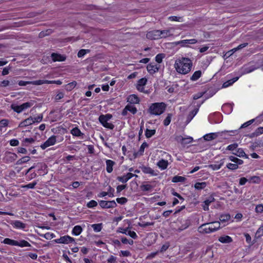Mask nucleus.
Here are the masks:
<instances>
[{"label": "nucleus", "instance_id": "obj_1", "mask_svg": "<svg viewBox=\"0 0 263 263\" xmlns=\"http://www.w3.org/2000/svg\"><path fill=\"white\" fill-rule=\"evenodd\" d=\"M174 66L178 73L185 74L191 71L192 62L189 58H182L176 60Z\"/></svg>", "mask_w": 263, "mask_h": 263}, {"label": "nucleus", "instance_id": "obj_2", "mask_svg": "<svg viewBox=\"0 0 263 263\" xmlns=\"http://www.w3.org/2000/svg\"><path fill=\"white\" fill-rule=\"evenodd\" d=\"M166 105L164 103H154L150 106L148 111L151 115H160L165 110Z\"/></svg>", "mask_w": 263, "mask_h": 263}, {"label": "nucleus", "instance_id": "obj_3", "mask_svg": "<svg viewBox=\"0 0 263 263\" xmlns=\"http://www.w3.org/2000/svg\"><path fill=\"white\" fill-rule=\"evenodd\" d=\"M33 105V102H26L25 103L22 104L21 105H17L15 104H11V108L12 109H13L14 111L16 112L17 113H20L22 111H23L24 110L28 108H30Z\"/></svg>", "mask_w": 263, "mask_h": 263}, {"label": "nucleus", "instance_id": "obj_4", "mask_svg": "<svg viewBox=\"0 0 263 263\" xmlns=\"http://www.w3.org/2000/svg\"><path fill=\"white\" fill-rule=\"evenodd\" d=\"M55 242L59 243H69L74 242V239L69 236L65 235L61 237L60 238L55 240Z\"/></svg>", "mask_w": 263, "mask_h": 263}, {"label": "nucleus", "instance_id": "obj_5", "mask_svg": "<svg viewBox=\"0 0 263 263\" xmlns=\"http://www.w3.org/2000/svg\"><path fill=\"white\" fill-rule=\"evenodd\" d=\"M100 205L102 208H112L117 206L116 202L114 201H104L101 200L99 202Z\"/></svg>", "mask_w": 263, "mask_h": 263}, {"label": "nucleus", "instance_id": "obj_6", "mask_svg": "<svg viewBox=\"0 0 263 263\" xmlns=\"http://www.w3.org/2000/svg\"><path fill=\"white\" fill-rule=\"evenodd\" d=\"M55 142L56 137L54 136H51L48 138V140H46L44 144H42L41 147L43 149H44L50 146L54 145Z\"/></svg>", "mask_w": 263, "mask_h": 263}, {"label": "nucleus", "instance_id": "obj_7", "mask_svg": "<svg viewBox=\"0 0 263 263\" xmlns=\"http://www.w3.org/2000/svg\"><path fill=\"white\" fill-rule=\"evenodd\" d=\"M159 30L149 31L146 34V37L150 40H158L160 39Z\"/></svg>", "mask_w": 263, "mask_h": 263}, {"label": "nucleus", "instance_id": "obj_8", "mask_svg": "<svg viewBox=\"0 0 263 263\" xmlns=\"http://www.w3.org/2000/svg\"><path fill=\"white\" fill-rule=\"evenodd\" d=\"M210 226V224L209 223L203 224L198 228V231L202 233H212V232Z\"/></svg>", "mask_w": 263, "mask_h": 263}, {"label": "nucleus", "instance_id": "obj_9", "mask_svg": "<svg viewBox=\"0 0 263 263\" xmlns=\"http://www.w3.org/2000/svg\"><path fill=\"white\" fill-rule=\"evenodd\" d=\"M51 57L53 62H62L66 60V57L65 55L56 53H52Z\"/></svg>", "mask_w": 263, "mask_h": 263}, {"label": "nucleus", "instance_id": "obj_10", "mask_svg": "<svg viewBox=\"0 0 263 263\" xmlns=\"http://www.w3.org/2000/svg\"><path fill=\"white\" fill-rule=\"evenodd\" d=\"M215 198L212 196H209L203 203L202 205V208L204 211L209 210V206L212 203L215 201Z\"/></svg>", "mask_w": 263, "mask_h": 263}, {"label": "nucleus", "instance_id": "obj_11", "mask_svg": "<svg viewBox=\"0 0 263 263\" xmlns=\"http://www.w3.org/2000/svg\"><path fill=\"white\" fill-rule=\"evenodd\" d=\"M134 174L131 173H128L125 176L118 177L117 179L122 183H125L133 177H134Z\"/></svg>", "mask_w": 263, "mask_h": 263}, {"label": "nucleus", "instance_id": "obj_12", "mask_svg": "<svg viewBox=\"0 0 263 263\" xmlns=\"http://www.w3.org/2000/svg\"><path fill=\"white\" fill-rule=\"evenodd\" d=\"M112 118V115L110 114H106L105 115H102L99 118V120L100 123L103 125L106 122L108 121Z\"/></svg>", "mask_w": 263, "mask_h": 263}, {"label": "nucleus", "instance_id": "obj_13", "mask_svg": "<svg viewBox=\"0 0 263 263\" xmlns=\"http://www.w3.org/2000/svg\"><path fill=\"white\" fill-rule=\"evenodd\" d=\"M147 69L150 73L153 74L158 71L159 67L157 65L151 63L147 65Z\"/></svg>", "mask_w": 263, "mask_h": 263}, {"label": "nucleus", "instance_id": "obj_14", "mask_svg": "<svg viewBox=\"0 0 263 263\" xmlns=\"http://www.w3.org/2000/svg\"><path fill=\"white\" fill-rule=\"evenodd\" d=\"M33 123V118L30 117L23 121L21 122L19 124V127H26L27 126L31 125Z\"/></svg>", "mask_w": 263, "mask_h": 263}, {"label": "nucleus", "instance_id": "obj_15", "mask_svg": "<svg viewBox=\"0 0 263 263\" xmlns=\"http://www.w3.org/2000/svg\"><path fill=\"white\" fill-rule=\"evenodd\" d=\"M140 101L139 98L135 95H131L127 98V102L130 104H137Z\"/></svg>", "mask_w": 263, "mask_h": 263}, {"label": "nucleus", "instance_id": "obj_16", "mask_svg": "<svg viewBox=\"0 0 263 263\" xmlns=\"http://www.w3.org/2000/svg\"><path fill=\"white\" fill-rule=\"evenodd\" d=\"M168 163L167 160H165L164 159L160 160L157 163L158 166L162 170L166 169L168 166Z\"/></svg>", "mask_w": 263, "mask_h": 263}, {"label": "nucleus", "instance_id": "obj_17", "mask_svg": "<svg viewBox=\"0 0 263 263\" xmlns=\"http://www.w3.org/2000/svg\"><path fill=\"white\" fill-rule=\"evenodd\" d=\"M106 171L108 173H111L112 170V167L115 164V162L111 160H107L106 161Z\"/></svg>", "mask_w": 263, "mask_h": 263}, {"label": "nucleus", "instance_id": "obj_18", "mask_svg": "<svg viewBox=\"0 0 263 263\" xmlns=\"http://www.w3.org/2000/svg\"><path fill=\"white\" fill-rule=\"evenodd\" d=\"M141 170L142 172L145 174H149L153 176H156L157 175L156 173H155V172L153 170L149 167L143 166L141 167Z\"/></svg>", "mask_w": 263, "mask_h": 263}, {"label": "nucleus", "instance_id": "obj_19", "mask_svg": "<svg viewBox=\"0 0 263 263\" xmlns=\"http://www.w3.org/2000/svg\"><path fill=\"white\" fill-rule=\"evenodd\" d=\"M218 240L223 243H230L232 241V239L229 236H221L218 238Z\"/></svg>", "mask_w": 263, "mask_h": 263}, {"label": "nucleus", "instance_id": "obj_20", "mask_svg": "<svg viewBox=\"0 0 263 263\" xmlns=\"http://www.w3.org/2000/svg\"><path fill=\"white\" fill-rule=\"evenodd\" d=\"M218 136L217 133H210L206 134L203 136V138L205 141H211L216 139Z\"/></svg>", "mask_w": 263, "mask_h": 263}, {"label": "nucleus", "instance_id": "obj_21", "mask_svg": "<svg viewBox=\"0 0 263 263\" xmlns=\"http://www.w3.org/2000/svg\"><path fill=\"white\" fill-rule=\"evenodd\" d=\"M159 34L160 35V39L165 38L172 35L171 34L170 29L159 30Z\"/></svg>", "mask_w": 263, "mask_h": 263}, {"label": "nucleus", "instance_id": "obj_22", "mask_svg": "<svg viewBox=\"0 0 263 263\" xmlns=\"http://www.w3.org/2000/svg\"><path fill=\"white\" fill-rule=\"evenodd\" d=\"M233 154L239 157H245L246 158H248L247 155L242 148H238L236 152L233 153Z\"/></svg>", "mask_w": 263, "mask_h": 263}, {"label": "nucleus", "instance_id": "obj_23", "mask_svg": "<svg viewBox=\"0 0 263 263\" xmlns=\"http://www.w3.org/2000/svg\"><path fill=\"white\" fill-rule=\"evenodd\" d=\"M238 77L234 78L231 80H228V81L224 82L222 84V88H226L229 87V86L232 85L234 82H235L236 81L238 80Z\"/></svg>", "mask_w": 263, "mask_h": 263}, {"label": "nucleus", "instance_id": "obj_24", "mask_svg": "<svg viewBox=\"0 0 263 263\" xmlns=\"http://www.w3.org/2000/svg\"><path fill=\"white\" fill-rule=\"evenodd\" d=\"M3 243H4L5 244H7V245H9L11 246H16V245H18L17 241H16V240H14L13 239H11L10 238H6L4 240Z\"/></svg>", "mask_w": 263, "mask_h": 263}, {"label": "nucleus", "instance_id": "obj_25", "mask_svg": "<svg viewBox=\"0 0 263 263\" xmlns=\"http://www.w3.org/2000/svg\"><path fill=\"white\" fill-rule=\"evenodd\" d=\"M190 225V221L189 220H186L184 223H183L180 228H179L176 231L180 232L183 230L187 229Z\"/></svg>", "mask_w": 263, "mask_h": 263}, {"label": "nucleus", "instance_id": "obj_26", "mask_svg": "<svg viewBox=\"0 0 263 263\" xmlns=\"http://www.w3.org/2000/svg\"><path fill=\"white\" fill-rule=\"evenodd\" d=\"M153 187V186L148 183L143 184L140 186V189L143 191H151Z\"/></svg>", "mask_w": 263, "mask_h": 263}, {"label": "nucleus", "instance_id": "obj_27", "mask_svg": "<svg viewBox=\"0 0 263 263\" xmlns=\"http://www.w3.org/2000/svg\"><path fill=\"white\" fill-rule=\"evenodd\" d=\"M34 166H35V167H38L39 171H43L44 174L47 173V172H45V170L46 168V165L43 163H37L36 164H34Z\"/></svg>", "mask_w": 263, "mask_h": 263}, {"label": "nucleus", "instance_id": "obj_28", "mask_svg": "<svg viewBox=\"0 0 263 263\" xmlns=\"http://www.w3.org/2000/svg\"><path fill=\"white\" fill-rule=\"evenodd\" d=\"M82 231V228L80 226H75L72 230V234L75 235H79Z\"/></svg>", "mask_w": 263, "mask_h": 263}, {"label": "nucleus", "instance_id": "obj_29", "mask_svg": "<svg viewBox=\"0 0 263 263\" xmlns=\"http://www.w3.org/2000/svg\"><path fill=\"white\" fill-rule=\"evenodd\" d=\"M201 76V71L200 70H198L195 71L192 76L191 77V80L192 81H196L198 80Z\"/></svg>", "mask_w": 263, "mask_h": 263}, {"label": "nucleus", "instance_id": "obj_30", "mask_svg": "<svg viewBox=\"0 0 263 263\" xmlns=\"http://www.w3.org/2000/svg\"><path fill=\"white\" fill-rule=\"evenodd\" d=\"M30 158L29 156H25L21 159H20L18 160L16 163V164L17 165H21L24 163H26L28 162L30 160Z\"/></svg>", "mask_w": 263, "mask_h": 263}, {"label": "nucleus", "instance_id": "obj_31", "mask_svg": "<svg viewBox=\"0 0 263 263\" xmlns=\"http://www.w3.org/2000/svg\"><path fill=\"white\" fill-rule=\"evenodd\" d=\"M229 159L230 160L235 162L236 164H237L238 165H240L243 163V161L242 160L239 159H238L234 156H229Z\"/></svg>", "mask_w": 263, "mask_h": 263}, {"label": "nucleus", "instance_id": "obj_32", "mask_svg": "<svg viewBox=\"0 0 263 263\" xmlns=\"http://www.w3.org/2000/svg\"><path fill=\"white\" fill-rule=\"evenodd\" d=\"M206 186V183L205 182H197L195 184V188L197 190H201L204 189Z\"/></svg>", "mask_w": 263, "mask_h": 263}, {"label": "nucleus", "instance_id": "obj_33", "mask_svg": "<svg viewBox=\"0 0 263 263\" xmlns=\"http://www.w3.org/2000/svg\"><path fill=\"white\" fill-rule=\"evenodd\" d=\"M14 226L18 229H24L26 227V224L20 221H15L13 222Z\"/></svg>", "mask_w": 263, "mask_h": 263}, {"label": "nucleus", "instance_id": "obj_34", "mask_svg": "<svg viewBox=\"0 0 263 263\" xmlns=\"http://www.w3.org/2000/svg\"><path fill=\"white\" fill-rule=\"evenodd\" d=\"M231 216L229 214L221 215L219 218L221 222H224L229 221L230 219Z\"/></svg>", "mask_w": 263, "mask_h": 263}, {"label": "nucleus", "instance_id": "obj_35", "mask_svg": "<svg viewBox=\"0 0 263 263\" xmlns=\"http://www.w3.org/2000/svg\"><path fill=\"white\" fill-rule=\"evenodd\" d=\"M126 109H127L133 114H135L137 111V108L134 105H132L131 104H127L126 106Z\"/></svg>", "mask_w": 263, "mask_h": 263}, {"label": "nucleus", "instance_id": "obj_36", "mask_svg": "<svg viewBox=\"0 0 263 263\" xmlns=\"http://www.w3.org/2000/svg\"><path fill=\"white\" fill-rule=\"evenodd\" d=\"M156 133V130L155 129H146L145 131V136L147 138H149L154 135Z\"/></svg>", "mask_w": 263, "mask_h": 263}, {"label": "nucleus", "instance_id": "obj_37", "mask_svg": "<svg viewBox=\"0 0 263 263\" xmlns=\"http://www.w3.org/2000/svg\"><path fill=\"white\" fill-rule=\"evenodd\" d=\"M179 43H186V44H194L196 43H197V40L193 39L191 40H184L178 41Z\"/></svg>", "mask_w": 263, "mask_h": 263}, {"label": "nucleus", "instance_id": "obj_38", "mask_svg": "<svg viewBox=\"0 0 263 263\" xmlns=\"http://www.w3.org/2000/svg\"><path fill=\"white\" fill-rule=\"evenodd\" d=\"M249 181L254 183H259L260 182V178L258 176H254L250 178Z\"/></svg>", "mask_w": 263, "mask_h": 263}, {"label": "nucleus", "instance_id": "obj_39", "mask_svg": "<svg viewBox=\"0 0 263 263\" xmlns=\"http://www.w3.org/2000/svg\"><path fill=\"white\" fill-rule=\"evenodd\" d=\"M185 178L184 177L175 176L172 179V182H184Z\"/></svg>", "mask_w": 263, "mask_h": 263}, {"label": "nucleus", "instance_id": "obj_40", "mask_svg": "<svg viewBox=\"0 0 263 263\" xmlns=\"http://www.w3.org/2000/svg\"><path fill=\"white\" fill-rule=\"evenodd\" d=\"M71 134L73 136H77V137L81 136V135L82 134V133H81V131L80 130V129L78 128H77V127L73 128L71 130Z\"/></svg>", "mask_w": 263, "mask_h": 263}, {"label": "nucleus", "instance_id": "obj_41", "mask_svg": "<svg viewBox=\"0 0 263 263\" xmlns=\"http://www.w3.org/2000/svg\"><path fill=\"white\" fill-rule=\"evenodd\" d=\"M94 231L96 232H100L102 230V223L93 224L91 226Z\"/></svg>", "mask_w": 263, "mask_h": 263}, {"label": "nucleus", "instance_id": "obj_42", "mask_svg": "<svg viewBox=\"0 0 263 263\" xmlns=\"http://www.w3.org/2000/svg\"><path fill=\"white\" fill-rule=\"evenodd\" d=\"M18 245H16V246H19L21 247H30V243L25 240H22L20 242L18 241Z\"/></svg>", "mask_w": 263, "mask_h": 263}, {"label": "nucleus", "instance_id": "obj_43", "mask_svg": "<svg viewBox=\"0 0 263 263\" xmlns=\"http://www.w3.org/2000/svg\"><path fill=\"white\" fill-rule=\"evenodd\" d=\"M168 19L171 21L182 22V17L180 16H171L168 17Z\"/></svg>", "mask_w": 263, "mask_h": 263}, {"label": "nucleus", "instance_id": "obj_44", "mask_svg": "<svg viewBox=\"0 0 263 263\" xmlns=\"http://www.w3.org/2000/svg\"><path fill=\"white\" fill-rule=\"evenodd\" d=\"M36 184H37L36 181H33V182L28 184L27 185H22L21 187L22 188H27V189H33Z\"/></svg>", "mask_w": 263, "mask_h": 263}, {"label": "nucleus", "instance_id": "obj_45", "mask_svg": "<svg viewBox=\"0 0 263 263\" xmlns=\"http://www.w3.org/2000/svg\"><path fill=\"white\" fill-rule=\"evenodd\" d=\"M256 68L254 67V66L249 67H246L243 69V73H248L250 72H252L254 71Z\"/></svg>", "mask_w": 263, "mask_h": 263}, {"label": "nucleus", "instance_id": "obj_46", "mask_svg": "<svg viewBox=\"0 0 263 263\" xmlns=\"http://www.w3.org/2000/svg\"><path fill=\"white\" fill-rule=\"evenodd\" d=\"M146 82L147 79L146 78H142L138 81L137 86H144L146 85Z\"/></svg>", "mask_w": 263, "mask_h": 263}, {"label": "nucleus", "instance_id": "obj_47", "mask_svg": "<svg viewBox=\"0 0 263 263\" xmlns=\"http://www.w3.org/2000/svg\"><path fill=\"white\" fill-rule=\"evenodd\" d=\"M227 167L230 170H235L238 168V165L230 163L227 165Z\"/></svg>", "mask_w": 263, "mask_h": 263}, {"label": "nucleus", "instance_id": "obj_48", "mask_svg": "<svg viewBox=\"0 0 263 263\" xmlns=\"http://www.w3.org/2000/svg\"><path fill=\"white\" fill-rule=\"evenodd\" d=\"M248 45V43H245L241 44L239 45L238 46H237L236 48H233V49H232L231 51H232L233 52H234L238 50H240V49L246 47Z\"/></svg>", "mask_w": 263, "mask_h": 263}, {"label": "nucleus", "instance_id": "obj_49", "mask_svg": "<svg viewBox=\"0 0 263 263\" xmlns=\"http://www.w3.org/2000/svg\"><path fill=\"white\" fill-rule=\"evenodd\" d=\"M198 111V108L195 109L189 115L187 119H189V121H191L193 119V118L196 115Z\"/></svg>", "mask_w": 263, "mask_h": 263}, {"label": "nucleus", "instance_id": "obj_50", "mask_svg": "<svg viewBox=\"0 0 263 263\" xmlns=\"http://www.w3.org/2000/svg\"><path fill=\"white\" fill-rule=\"evenodd\" d=\"M46 80H36L34 81H31L30 83L35 85H40L43 84H46Z\"/></svg>", "mask_w": 263, "mask_h": 263}, {"label": "nucleus", "instance_id": "obj_51", "mask_svg": "<svg viewBox=\"0 0 263 263\" xmlns=\"http://www.w3.org/2000/svg\"><path fill=\"white\" fill-rule=\"evenodd\" d=\"M172 118V115L168 114L165 119L164 120L163 124L165 126H167L170 124Z\"/></svg>", "mask_w": 263, "mask_h": 263}, {"label": "nucleus", "instance_id": "obj_52", "mask_svg": "<svg viewBox=\"0 0 263 263\" xmlns=\"http://www.w3.org/2000/svg\"><path fill=\"white\" fill-rule=\"evenodd\" d=\"M89 50L81 49L78 53V57L81 58L83 57L86 53L89 52Z\"/></svg>", "mask_w": 263, "mask_h": 263}, {"label": "nucleus", "instance_id": "obj_53", "mask_svg": "<svg viewBox=\"0 0 263 263\" xmlns=\"http://www.w3.org/2000/svg\"><path fill=\"white\" fill-rule=\"evenodd\" d=\"M164 58L163 54H158L156 56L155 60L158 63H161L162 61L163 58Z\"/></svg>", "mask_w": 263, "mask_h": 263}, {"label": "nucleus", "instance_id": "obj_54", "mask_svg": "<svg viewBox=\"0 0 263 263\" xmlns=\"http://www.w3.org/2000/svg\"><path fill=\"white\" fill-rule=\"evenodd\" d=\"M97 204V202L96 201L92 200L87 203V206L89 208H91L96 206Z\"/></svg>", "mask_w": 263, "mask_h": 263}, {"label": "nucleus", "instance_id": "obj_55", "mask_svg": "<svg viewBox=\"0 0 263 263\" xmlns=\"http://www.w3.org/2000/svg\"><path fill=\"white\" fill-rule=\"evenodd\" d=\"M212 224H213V227H214V228H213V229H214L215 231H217V230H218L220 227V223L218 221H215V222H211Z\"/></svg>", "mask_w": 263, "mask_h": 263}, {"label": "nucleus", "instance_id": "obj_56", "mask_svg": "<svg viewBox=\"0 0 263 263\" xmlns=\"http://www.w3.org/2000/svg\"><path fill=\"white\" fill-rule=\"evenodd\" d=\"M34 142V140L32 138H25L23 142L24 145H27L26 143H32Z\"/></svg>", "mask_w": 263, "mask_h": 263}, {"label": "nucleus", "instance_id": "obj_57", "mask_svg": "<svg viewBox=\"0 0 263 263\" xmlns=\"http://www.w3.org/2000/svg\"><path fill=\"white\" fill-rule=\"evenodd\" d=\"M8 124V120L7 119H3L0 121V127H6Z\"/></svg>", "mask_w": 263, "mask_h": 263}, {"label": "nucleus", "instance_id": "obj_58", "mask_svg": "<svg viewBox=\"0 0 263 263\" xmlns=\"http://www.w3.org/2000/svg\"><path fill=\"white\" fill-rule=\"evenodd\" d=\"M255 211L256 213H261L263 212V205L258 204L257 205L255 208Z\"/></svg>", "mask_w": 263, "mask_h": 263}, {"label": "nucleus", "instance_id": "obj_59", "mask_svg": "<svg viewBox=\"0 0 263 263\" xmlns=\"http://www.w3.org/2000/svg\"><path fill=\"white\" fill-rule=\"evenodd\" d=\"M237 147H238V144L237 143H234V144L229 145L227 147V149H228L229 151H234Z\"/></svg>", "mask_w": 263, "mask_h": 263}, {"label": "nucleus", "instance_id": "obj_60", "mask_svg": "<svg viewBox=\"0 0 263 263\" xmlns=\"http://www.w3.org/2000/svg\"><path fill=\"white\" fill-rule=\"evenodd\" d=\"M116 200L118 203L120 204H124L127 201V199L125 197L118 198Z\"/></svg>", "mask_w": 263, "mask_h": 263}, {"label": "nucleus", "instance_id": "obj_61", "mask_svg": "<svg viewBox=\"0 0 263 263\" xmlns=\"http://www.w3.org/2000/svg\"><path fill=\"white\" fill-rule=\"evenodd\" d=\"M209 166L213 170H218L221 167V164H211Z\"/></svg>", "mask_w": 263, "mask_h": 263}, {"label": "nucleus", "instance_id": "obj_62", "mask_svg": "<svg viewBox=\"0 0 263 263\" xmlns=\"http://www.w3.org/2000/svg\"><path fill=\"white\" fill-rule=\"evenodd\" d=\"M182 142L183 143L187 144L190 143L193 141V138L192 137H189L187 138H181Z\"/></svg>", "mask_w": 263, "mask_h": 263}, {"label": "nucleus", "instance_id": "obj_63", "mask_svg": "<svg viewBox=\"0 0 263 263\" xmlns=\"http://www.w3.org/2000/svg\"><path fill=\"white\" fill-rule=\"evenodd\" d=\"M103 126L110 129H112L115 127V126L112 123H109L108 121L103 124Z\"/></svg>", "mask_w": 263, "mask_h": 263}, {"label": "nucleus", "instance_id": "obj_64", "mask_svg": "<svg viewBox=\"0 0 263 263\" xmlns=\"http://www.w3.org/2000/svg\"><path fill=\"white\" fill-rule=\"evenodd\" d=\"M256 235H258V237L261 236L263 235V225L260 227V228L258 229L256 232Z\"/></svg>", "mask_w": 263, "mask_h": 263}]
</instances>
